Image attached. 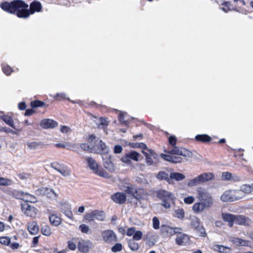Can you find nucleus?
I'll use <instances>...</instances> for the list:
<instances>
[{"mask_svg":"<svg viewBox=\"0 0 253 253\" xmlns=\"http://www.w3.org/2000/svg\"><path fill=\"white\" fill-rule=\"evenodd\" d=\"M28 4L22 0H15L10 2L5 1L0 3V7L4 11L11 14L16 13L21 18H27L30 15L35 12H40L42 9V4L38 1L32 2L28 10Z\"/></svg>","mask_w":253,"mask_h":253,"instance_id":"f257e3e1","label":"nucleus"},{"mask_svg":"<svg viewBox=\"0 0 253 253\" xmlns=\"http://www.w3.org/2000/svg\"><path fill=\"white\" fill-rule=\"evenodd\" d=\"M197 198L200 202H202L211 208L213 204V200L208 190L205 188L199 187L197 189Z\"/></svg>","mask_w":253,"mask_h":253,"instance_id":"f03ea898","label":"nucleus"},{"mask_svg":"<svg viewBox=\"0 0 253 253\" xmlns=\"http://www.w3.org/2000/svg\"><path fill=\"white\" fill-rule=\"evenodd\" d=\"M85 160L89 169L96 174L104 177L109 178L108 174L102 169H100L96 161L92 157H86Z\"/></svg>","mask_w":253,"mask_h":253,"instance_id":"7ed1b4c3","label":"nucleus"},{"mask_svg":"<svg viewBox=\"0 0 253 253\" xmlns=\"http://www.w3.org/2000/svg\"><path fill=\"white\" fill-rule=\"evenodd\" d=\"M157 197L162 201V205L166 209H169L170 203L174 200L173 195L169 191L160 189L157 192Z\"/></svg>","mask_w":253,"mask_h":253,"instance_id":"20e7f679","label":"nucleus"},{"mask_svg":"<svg viewBox=\"0 0 253 253\" xmlns=\"http://www.w3.org/2000/svg\"><path fill=\"white\" fill-rule=\"evenodd\" d=\"M89 139L91 141H94V145L99 147L100 151L98 153H100L103 156H106L105 155L108 154L109 149L102 140H99L98 138L93 135H91L89 136Z\"/></svg>","mask_w":253,"mask_h":253,"instance_id":"39448f33","label":"nucleus"},{"mask_svg":"<svg viewBox=\"0 0 253 253\" xmlns=\"http://www.w3.org/2000/svg\"><path fill=\"white\" fill-rule=\"evenodd\" d=\"M84 218L89 222L94 221L95 219L102 221L104 220V214L102 211L95 210L87 213L84 215Z\"/></svg>","mask_w":253,"mask_h":253,"instance_id":"423d86ee","label":"nucleus"},{"mask_svg":"<svg viewBox=\"0 0 253 253\" xmlns=\"http://www.w3.org/2000/svg\"><path fill=\"white\" fill-rule=\"evenodd\" d=\"M21 209L22 211L27 216L35 217L37 214L38 210L37 209L26 202L21 204Z\"/></svg>","mask_w":253,"mask_h":253,"instance_id":"0eeeda50","label":"nucleus"},{"mask_svg":"<svg viewBox=\"0 0 253 253\" xmlns=\"http://www.w3.org/2000/svg\"><path fill=\"white\" fill-rule=\"evenodd\" d=\"M125 192L127 194L131 195L136 199L142 198V194L144 193V191L141 189H137L133 185L127 186L125 189Z\"/></svg>","mask_w":253,"mask_h":253,"instance_id":"6e6552de","label":"nucleus"},{"mask_svg":"<svg viewBox=\"0 0 253 253\" xmlns=\"http://www.w3.org/2000/svg\"><path fill=\"white\" fill-rule=\"evenodd\" d=\"M182 229L180 227H171L169 225H162L161 227V231L162 234L169 236H173L182 232Z\"/></svg>","mask_w":253,"mask_h":253,"instance_id":"1a4fd4ad","label":"nucleus"},{"mask_svg":"<svg viewBox=\"0 0 253 253\" xmlns=\"http://www.w3.org/2000/svg\"><path fill=\"white\" fill-rule=\"evenodd\" d=\"M103 241L106 243H111L117 240V237L115 232L111 230H106L101 233Z\"/></svg>","mask_w":253,"mask_h":253,"instance_id":"9d476101","label":"nucleus"},{"mask_svg":"<svg viewBox=\"0 0 253 253\" xmlns=\"http://www.w3.org/2000/svg\"><path fill=\"white\" fill-rule=\"evenodd\" d=\"M88 143H82L80 145L81 148L88 152L91 153H98L100 151L99 147L94 145V141H91L90 139H88Z\"/></svg>","mask_w":253,"mask_h":253,"instance_id":"9b49d317","label":"nucleus"},{"mask_svg":"<svg viewBox=\"0 0 253 253\" xmlns=\"http://www.w3.org/2000/svg\"><path fill=\"white\" fill-rule=\"evenodd\" d=\"M168 153L171 155L182 156L184 157H190L191 155V153L188 150L177 146H174Z\"/></svg>","mask_w":253,"mask_h":253,"instance_id":"f8f14e48","label":"nucleus"},{"mask_svg":"<svg viewBox=\"0 0 253 253\" xmlns=\"http://www.w3.org/2000/svg\"><path fill=\"white\" fill-rule=\"evenodd\" d=\"M51 167L61 173L63 176L66 177L70 175L71 170L66 166H62L58 164H51Z\"/></svg>","mask_w":253,"mask_h":253,"instance_id":"ddd939ff","label":"nucleus"},{"mask_svg":"<svg viewBox=\"0 0 253 253\" xmlns=\"http://www.w3.org/2000/svg\"><path fill=\"white\" fill-rule=\"evenodd\" d=\"M92 246V243L89 240H80L78 243L79 251L83 253H87Z\"/></svg>","mask_w":253,"mask_h":253,"instance_id":"4468645a","label":"nucleus"},{"mask_svg":"<svg viewBox=\"0 0 253 253\" xmlns=\"http://www.w3.org/2000/svg\"><path fill=\"white\" fill-rule=\"evenodd\" d=\"M235 223L239 225L249 226L252 223V221L248 217L239 215H236Z\"/></svg>","mask_w":253,"mask_h":253,"instance_id":"2eb2a0df","label":"nucleus"},{"mask_svg":"<svg viewBox=\"0 0 253 253\" xmlns=\"http://www.w3.org/2000/svg\"><path fill=\"white\" fill-rule=\"evenodd\" d=\"M126 195L124 193L117 192L113 194L111 198L116 203L123 204L126 201Z\"/></svg>","mask_w":253,"mask_h":253,"instance_id":"dca6fc26","label":"nucleus"},{"mask_svg":"<svg viewBox=\"0 0 253 253\" xmlns=\"http://www.w3.org/2000/svg\"><path fill=\"white\" fill-rule=\"evenodd\" d=\"M177 234L175 239V242L177 245H184L189 243L190 237L187 234L182 233L181 232Z\"/></svg>","mask_w":253,"mask_h":253,"instance_id":"f3484780","label":"nucleus"},{"mask_svg":"<svg viewBox=\"0 0 253 253\" xmlns=\"http://www.w3.org/2000/svg\"><path fill=\"white\" fill-rule=\"evenodd\" d=\"M103 166L105 169L111 172H113L115 170V167L114 164L111 160L110 156H103Z\"/></svg>","mask_w":253,"mask_h":253,"instance_id":"a211bd4d","label":"nucleus"},{"mask_svg":"<svg viewBox=\"0 0 253 253\" xmlns=\"http://www.w3.org/2000/svg\"><path fill=\"white\" fill-rule=\"evenodd\" d=\"M143 153L146 157V162L148 165H152L153 164V158L156 159L157 155L152 150H148V152L142 151Z\"/></svg>","mask_w":253,"mask_h":253,"instance_id":"6ab92c4d","label":"nucleus"},{"mask_svg":"<svg viewBox=\"0 0 253 253\" xmlns=\"http://www.w3.org/2000/svg\"><path fill=\"white\" fill-rule=\"evenodd\" d=\"M41 126L44 128H52L57 126V123L51 119H43L41 122Z\"/></svg>","mask_w":253,"mask_h":253,"instance_id":"aec40b11","label":"nucleus"},{"mask_svg":"<svg viewBox=\"0 0 253 253\" xmlns=\"http://www.w3.org/2000/svg\"><path fill=\"white\" fill-rule=\"evenodd\" d=\"M220 200L223 202L234 201L232 189L225 191L221 195Z\"/></svg>","mask_w":253,"mask_h":253,"instance_id":"412c9836","label":"nucleus"},{"mask_svg":"<svg viewBox=\"0 0 253 253\" xmlns=\"http://www.w3.org/2000/svg\"><path fill=\"white\" fill-rule=\"evenodd\" d=\"M161 157L165 160L174 164L181 163L183 160L181 157L167 154H162Z\"/></svg>","mask_w":253,"mask_h":253,"instance_id":"4be33fe9","label":"nucleus"},{"mask_svg":"<svg viewBox=\"0 0 253 253\" xmlns=\"http://www.w3.org/2000/svg\"><path fill=\"white\" fill-rule=\"evenodd\" d=\"M231 241L237 246L247 247L250 246L251 244V242L248 240L237 237L232 238Z\"/></svg>","mask_w":253,"mask_h":253,"instance_id":"5701e85b","label":"nucleus"},{"mask_svg":"<svg viewBox=\"0 0 253 253\" xmlns=\"http://www.w3.org/2000/svg\"><path fill=\"white\" fill-rule=\"evenodd\" d=\"M222 218L223 220L228 223L229 227H231L233 225V223L235 222L236 215L227 213H222Z\"/></svg>","mask_w":253,"mask_h":253,"instance_id":"b1692460","label":"nucleus"},{"mask_svg":"<svg viewBox=\"0 0 253 253\" xmlns=\"http://www.w3.org/2000/svg\"><path fill=\"white\" fill-rule=\"evenodd\" d=\"M210 208L209 206H207L202 202H198L195 203L192 207V209L195 212L199 213L202 212L206 209Z\"/></svg>","mask_w":253,"mask_h":253,"instance_id":"393cba45","label":"nucleus"},{"mask_svg":"<svg viewBox=\"0 0 253 253\" xmlns=\"http://www.w3.org/2000/svg\"><path fill=\"white\" fill-rule=\"evenodd\" d=\"M28 230L32 235L37 234L39 231V227L37 223L35 221H32L28 223Z\"/></svg>","mask_w":253,"mask_h":253,"instance_id":"a878e982","label":"nucleus"},{"mask_svg":"<svg viewBox=\"0 0 253 253\" xmlns=\"http://www.w3.org/2000/svg\"><path fill=\"white\" fill-rule=\"evenodd\" d=\"M146 236L147 244L150 246L155 245L158 238L157 236L154 234L152 232H148Z\"/></svg>","mask_w":253,"mask_h":253,"instance_id":"bb28decb","label":"nucleus"},{"mask_svg":"<svg viewBox=\"0 0 253 253\" xmlns=\"http://www.w3.org/2000/svg\"><path fill=\"white\" fill-rule=\"evenodd\" d=\"M212 249L220 253H229L231 251L230 248L217 244L212 245Z\"/></svg>","mask_w":253,"mask_h":253,"instance_id":"cd10ccee","label":"nucleus"},{"mask_svg":"<svg viewBox=\"0 0 253 253\" xmlns=\"http://www.w3.org/2000/svg\"><path fill=\"white\" fill-rule=\"evenodd\" d=\"M240 189L244 193V196L245 197L246 194H249L253 191V183L243 184L240 186Z\"/></svg>","mask_w":253,"mask_h":253,"instance_id":"c85d7f7f","label":"nucleus"},{"mask_svg":"<svg viewBox=\"0 0 253 253\" xmlns=\"http://www.w3.org/2000/svg\"><path fill=\"white\" fill-rule=\"evenodd\" d=\"M1 119L4 121L7 125L16 129V128L14 125L12 118L9 116L3 115L0 116Z\"/></svg>","mask_w":253,"mask_h":253,"instance_id":"c756f323","label":"nucleus"},{"mask_svg":"<svg viewBox=\"0 0 253 253\" xmlns=\"http://www.w3.org/2000/svg\"><path fill=\"white\" fill-rule=\"evenodd\" d=\"M55 146L57 148H63L67 149H74L76 148L77 145L65 142L64 143H56L55 144Z\"/></svg>","mask_w":253,"mask_h":253,"instance_id":"7c9ffc66","label":"nucleus"},{"mask_svg":"<svg viewBox=\"0 0 253 253\" xmlns=\"http://www.w3.org/2000/svg\"><path fill=\"white\" fill-rule=\"evenodd\" d=\"M199 177L202 183L212 179L214 175L212 173L208 172L200 174L199 175Z\"/></svg>","mask_w":253,"mask_h":253,"instance_id":"2f4dec72","label":"nucleus"},{"mask_svg":"<svg viewBox=\"0 0 253 253\" xmlns=\"http://www.w3.org/2000/svg\"><path fill=\"white\" fill-rule=\"evenodd\" d=\"M22 199L24 202L28 203H36L37 202V198L33 195L28 193H23L22 194Z\"/></svg>","mask_w":253,"mask_h":253,"instance_id":"473e14b6","label":"nucleus"},{"mask_svg":"<svg viewBox=\"0 0 253 253\" xmlns=\"http://www.w3.org/2000/svg\"><path fill=\"white\" fill-rule=\"evenodd\" d=\"M156 177L160 180H165L169 183H170V175L169 176L168 173L165 171H160L156 175Z\"/></svg>","mask_w":253,"mask_h":253,"instance_id":"72a5a7b5","label":"nucleus"},{"mask_svg":"<svg viewBox=\"0 0 253 253\" xmlns=\"http://www.w3.org/2000/svg\"><path fill=\"white\" fill-rule=\"evenodd\" d=\"M49 219L51 224L55 226H58L61 222V218L55 214L51 215Z\"/></svg>","mask_w":253,"mask_h":253,"instance_id":"f704fd0d","label":"nucleus"},{"mask_svg":"<svg viewBox=\"0 0 253 253\" xmlns=\"http://www.w3.org/2000/svg\"><path fill=\"white\" fill-rule=\"evenodd\" d=\"M185 175L179 172H172L170 174V181L172 179H175L177 181H181L185 179Z\"/></svg>","mask_w":253,"mask_h":253,"instance_id":"c9c22d12","label":"nucleus"},{"mask_svg":"<svg viewBox=\"0 0 253 253\" xmlns=\"http://www.w3.org/2000/svg\"><path fill=\"white\" fill-rule=\"evenodd\" d=\"M234 200L237 201L242 199L244 197V193H242L240 189H232Z\"/></svg>","mask_w":253,"mask_h":253,"instance_id":"e433bc0d","label":"nucleus"},{"mask_svg":"<svg viewBox=\"0 0 253 253\" xmlns=\"http://www.w3.org/2000/svg\"><path fill=\"white\" fill-rule=\"evenodd\" d=\"M191 225L195 230H197L201 225H202V224L201 223L199 218L194 217L192 219Z\"/></svg>","mask_w":253,"mask_h":253,"instance_id":"4c0bfd02","label":"nucleus"},{"mask_svg":"<svg viewBox=\"0 0 253 253\" xmlns=\"http://www.w3.org/2000/svg\"><path fill=\"white\" fill-rule=\"evenodd\" d=\"M195 139L198 141L203 142H209L211 139L210 136L206 134H199L196 136Z\"/></svg>","mask_w":253,"mask_h":253,"instance_id":"58836bf2","label":"nucleus"},{"mask_svg":"<svg viewBox=\"0 0 253 253\" xmlns=\"http://www.w3.org/2000/svg\"><path fill=\"white\" fill-rule=\"evenodd\" d=\"M135 240L130 239L128 241V244L129 248L132 251H137L139 248V245L136 243Z\"/></svg>","mask_w":253,"mask_h":253,"instance_id":"ea45409f","label":"nucleus"},{"mask_svg":"<svg viewBox=\"0 0 253 253\" xmlns=\"http://www.w3.org/2000/svg\"><path fill=\"white\" fill-rule=\"evenodd\" d=\"M41 231L43 235L49 236L51 234V230L49 226L45 225L42 226Z\"/></svg>","mask_w":253,"mask_h":253,"instance_id":"a19ab883","label":"nucleus"},{"mask_svg":"<svg viewBox=\"0 0 253 253\" xmlns=\"http://www.w3.org/2000/svg\"><path fill=\"white\" fill-rule=\"evenodd\" d=\"M201 183V182L200 181V178L199 176H198L195 178L189 180L187 185L189 187H193Z\"/></svg>","mask_w":253,"mask_h":253,"instance_id":"79ce46f5","label":"nucleus"},{"mask_svg":"<svg viewBox=\"0 0 253 253\" xmlns=\"http://www.w3.org/2000/svg\"><path fill=\"white\" fill-rule=\"evenodd\" d=\"M174 216L179 219H183L184 217V210L182 209H178L175 210Z\"/></svg>","mask_w":253,"mask_h":253,"instance_id":"37998d69","label":"nucleus"},{"mask_svg":"<svg viewBox=\"0 0 253 253\" xmlns=\"http://www.w3.org/2000/svg\"><path fill=\"white\" fill-rule=\"evenodd\" d=\"M127 156L129 157L130 160H132L135 161H138L140 155L139 153L135 151H132L131 152L128 153Z\"/></svg>","mask_w":253,"mask_h":253,"instance_id":"c03bdc74","label":"nucleus"},{"mask_svg":"<svg viewBox=\"0 0 253 253\" xmlns=\"http://www.w3.org/2000/svg\"><path fill=\"white\" fill-rule=\"evenodd\" d=\"M12 183V180L4 177H0V186H9Z\"/></svg>","mask_w":253,"mask_h":253,"instance_id":"a18cd8bd","label":"nucleus"},{"mask_svg":"<svg viewBox=\"0 0 253 253\" xmlns=\"http://www.w3.org/2000/svg\"><path fill=\"white\" fill-rule=\"evenodd\" d=\"M28 147L30 149H35L40 146V144L35 141L28 142L27 143Z\"/></svg>","mask_w":253,"mask_h":253,"instance_id":"49530a36","label":"nucleus"},{"mask_svg":"<svg viewBox=\"0 0 253 253\" xmlns=\"http://www.w3.org/2000/svg\"><path fill=\"white\" fill-rule=\"evenodd\" d=\"M153 227L155 229H158L160 228V221L158 217L155 216L152 219Z\"/></svg>","mask_w":253,"mask_h":253,"instance_id":"de8ad7c7","label":"nucleus"},{"mask_svg":"<svg viewBox=\"0 0 253 253\" xmlns=\"http://www.w3.org/2000/svg\"><path fill=\"white\" fill-rule=\"evenodd\" d=\"M143 233L142 232L140 231H136L133 236L132 240H136V241H139L140 240L142 237Z\"/></svg>","mask_w":253,"mask_h":253,"instance_id":"09e8293b","label":"nucleus"},{"mask_svg":"<svg viewBox=\"0 0 253 253\" xmlns=\"http://www.w3.org/2000/svg\"><path fill=\"white\" fill-rule=\"evenodd\" d=\"M79 229L84 233L87 234L89 230V227L88 225L85 224H82L79 226Z\"/></svg>","mask_w":253,"mask_h":253,"instance_id":"8fccbe9b","label":"nucleus"},{"mask_svg":"<svg viewBox=\"0 0 253 253\" xmlns=\"http://www.w3.org/2000/svg\"><path fill=\"white\" fill-rule=\"evenodd\" d=\"M0 243L4 245H9L10 243V239L7 237L0 238Z\"/></svg>","mask_w":253,"mask_h":253,"instance_id":"3c124183","label":"nucleus"},{"mask_svg":"<svg viewBox=\"0 0 253 253\" xmlns=\"http://www.w3.org/2000/svg\"><path fill=\"white\" fill-rule=\"evenodd\" d=\"M195 230L201 236L205 237L207 235L206 230L203 225H201L197 230Z\"/></svg>","mask_w":253,"mask_h":253,"instance_id":"603ef678","label":"nucleus"},{"mask_svg":"<svg viewBox=\"0 0 253 253\" xmlns=\"http://www.w3.org/2000/svg\"><path fill=\"white\" fill-rule=\"evenodd\" d=\"M44 103L40 101H32L31 103V105L32 107H42L44 105Z\"/></svg>","mask_w":253,"mask_h":253,"instance_id":"864d4df0","label":"nucleus"},{"mask_svg":"<svg viewBox=\"0 0 253 253\" xmlns=\"http://www.w3.org/2000/svg\"><path fill=\"white\" fill-rule=\"evenodd\" d=\"M112 251L113 252H117L122 250V245L121 243H117L112 248Z\"/></svg>","mask_w":253,"mask_h":253,"instance_id":"5fc2aeb1","label":"nucleus"},{"mask_svg":"<svg viewBox=\"0 0 253 253\" xmlns=\"http://www.w3.org/2000/svg\"><path fill=\"white\" fill-rule=\"evenodd\" d=\"M2 71L6 75H9L12 72L11 68L8 65H2Z\"/></svg>","mask_w":253,"mask_h":253,"instance_id":"6e6d98bb","label":"nucleus"},{"mask_svg":"<svg viewBox=\"0 0 253 253\" xmlns=\"http://www.w3.org/2000/svg\"><path fill=\"white\" fill-rule=\"evenodd\" d=\"M60 131L63 133H67L71 131L70 127L66 126H60Z\"/></svg>","mask_w":253,"mask_h":253,"instance_id":"4d7b16f0","label":"nucleus"},{"mask_svg":"<svg viewBox=\"0 0 253 253\" xmlns=\"http://www.w3.org/2000/svg\"><path fill=\"white\" fill-rule=\"evenodd\" d=\"M232 173L229 172H224L222 174V178L224 180H229L231 179Z\"/></svg>","mask_w":253,"mask_h":253,"instance_id":"13d9d810","label":"nucleus"},{"mask_svg":"<svg viewBox=\"0 0 253 253\" xmlns=\"http://www.w3.org/2000/svg\"><path fill=\"white\" fill-rule=\"evenodd\" d=\"M194 198L193 196H188L184 199V202L187 204H191L194 201Z\"/></svg>","mask_w":253,"mask_h":253,"instance_id":"bf43d9fd","label":"nucleus"},{"mask_svg":"<svg viewBox=\"0 0 253 253\" xmlns=\"http://www.w3.org/2000/svg\"><path fill=\"white\" fill-rule=\"evenodd\" d=\"M135 231L136 230L135 227L129 228L126 231V235L128 236H133Z\"/></svg>","mask_w":253,"mask_h":253,"instance_id":"052dcab7","label":"nucleus"},{"mask_svg":"<svg viewBox=\"0 0 253 253\" xmlns=\"http://www.w3.org/2000/svg\"><path fill=\"white\" fill-rule=\"evenodd\" d=\"M68 248L72 251H75L77 249L76 244L72 241H69L68 242Z\"/></svg>","mask_w":253,"mask_h":253,"instance_id":"680f3d73","label":"nucleus"},{"mask_svg":"<svg viewBox=\"0 0 253 253\" xmlns=\"http://www.w3.org/2000/svg\"><path fill=\"white\" fill-rule=\"evenodd\" d=\"M169 143L172 146H175L176 143V138L174 136H169Z\"/></svg>","mask_w":253,"mask_h":253,"instance_id":"e2e57ef3","label":"nucleus"},{"mask_svg":"<svg viewBox=\"0 0 253 253\" xmlns=\"http://www.w3.org/2000/svg\"><path fill=\"white\" fill-rule=\"evenodd\" d=\"M119 119L120 122L124 124H126L127 121L125 120V115L124 114V113L121 112L119 115Z\"/></svg>","mask_w":253,"mask_h":253,"instance_id":"0e129e2a","label":"nucleus"},{"mask_svg":"<svg viewBox=\"0 0 253 253\" xmlns=\"http://www.w3.org/2000/svg\"><path fill=\"white\" fill-rule=\"evenodd\" d=\"M1 130L2 131H4V132H5L6 133H12L13 134H16L15 131H14V130H13L12 129H11L9 128L6 127H1Z\"/></svg>","mask_w":253,"mask_h":253,"instance_id":"69168bd1","label":"nucleus"},{"mask_svg":"<svg viewBox=\"0 0 253 253\" xmlns=\"http://www.w3.org/2000/svg\"><path fill=\"white\" fill-rule=\"evenodd\" d=\"M122 147L121 145H116L114 147V152L116 154H120L122 152Z\"/></svg>","mask_w":253,"mask_h":253,"instance_id":"338daca9","label":"nucleus"},{"mask_svg":"<svg viewBox=\"0 0 253 253\" xmlns=\"http://www.w3.org/2000/svg\"><path fill=\"white\" fill-rule=\"evenodd\" d=\"M29 174L25 173H20L18 175V177L22 180L27 179L29 178Z\"/></svg>","mask_w":253,"mask_h":253,"instance_id":"774afa93","label":"nucleus"}]
</instances>
